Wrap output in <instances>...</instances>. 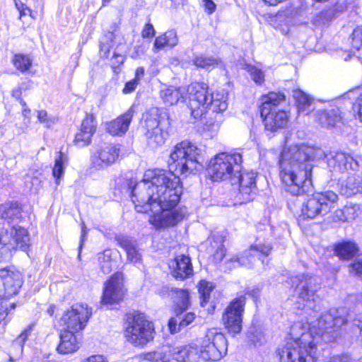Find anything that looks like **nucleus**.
<instances>
[{"label":"nucleus","mask_w":362,"mask_h":362,"mask_svg":"<svg viewBox=\"0 0 362 362\" xmlns=\"http://www.w3.org/2000/svg\"><path fill=\"white\" fill-rule=\"evenodd\" d=\"M182 193L178 177L164 170L148 169L143 180L132 187L131 199L136 211H151L149 222L160 228L173 226L183 219L182 211L175 209Z\"/></svg>","instance_id":"1"},{"label":"nucleus","mask_w":362,"mask_h":362,"mask_svg":"<svg viewBox=\"0 0 362 362\" xmlns=\"http://www.w3.org/2000/svg\"><path fill=\"white\" fill-rule=\"evenodd\" d=\"M345 323V319L330 313L323 314L318 320L319 332L313 335L300 322L293 325L286 343L279 348V362H315L317 344L320 334Z\"/></svg>","instance_id":"2"},{"label":"nucleus","mask_w":362,"mask_h":362,"mask_svg":"<svg viewBox=\"0 0 362 362\" xmlns=\"http://www.w3.org/2000/svg\"><path fill=\"white\" fill-rule=\"evenodd\" d=\"M279 165L280 177L286 191L295 196L310 191L312 186L310 175L313 164L296 158L289 148L281 153Z\"/></svg>","instance_id":"3"},{"label":"nucleus","mask_w":362,"mask_h":362,"mask_svg":"<svg viewBox=\"0 0 362 362\" xmlns=\"http://www.w3.org/2000/svg\"><path fill=\"white\" fill-rule=\"evenodd\" d=\"M188 107L194 119L201 117L207 110L220 113L228 108V93L224 90L210 93L207 84L192 83L187 88Z\"/></svg>","instance_id":"4"},{"label":"nucleus","mask_w":362,"mask_h":362,"mask_svg":"<svg viewBox=\"0 0 362 362\" xmlns=\"http://www.w3.org/2000/svg\"><path fill=\"white\" fill-rule=\"evenodd\" d=\"M202 149L187 141L175 145L170 155L169 165L181 174L191 173L202 167Z\"/></svg>","instance_id":"5"},{"label":"nucleus","mask_w":362,"mask_h":362,"mask_svg":"<svg viewBox=\"0 0 362 362\" xmlns=\"http://www.w3.org/2000/svg\"><path fill=\"white\" fill-rule=\"evenodd\" d=\"M242 155L239 153L223 152L209 161L208 173L214 181L232 180L242 169Z\"/></svg>","instance_id":"6"},{"label":"nucleus","mask_w":362,"mask_h":362,"mask_svg":"<svg viewBox=\"0 0 362 362\" xmlns=\"http://www.w3.org/2000/svg\"><path fill=\"white\" fill-rule=\"evenodd\" d=\"M28 230L19 226H0V262L6 261L12 256V251L17 248L27 251L30 247Z\"/></svg>","instance_id":"7"},{"label":"nucleus","mask_w":362,"mask_h":362,"mask_svg":"<svg viewBox=\"0 0 362 362\" xmlns=\"http://www.w3.org/2000/svg\"><path fill=\"white\" fill-rule=\"evenodd\" d=\"M154 335L153 323L141 315H135L126 323L124 337L134 346L144 347L153 340Z\"/></svg>","instance_id":"8"},{"label":"nucleus","mask_w":362,"mask_h":362,"mask_svg":"<svg viewBox=\"0 0 362 362\" xmlns=\"http://www.w3.org/2000/svg\"><path fill=\"white\" fill-rule=\"evenodd\" d=\"M198 349L200 362L217 361L226 355L228 341L224 334L217 329H209Z\"/></svg>","instance_id":"9"},{"label":"nucleus","mask_w":362,"mask_h":362,"mask_svg":"<svg viewBox=\"0 0 362 362\" xmlns=\"http://www.w3.org/2000/svg\"><path fill=\"white\" fill-rule=\"evenodd\" d=\"M144 120L148 144L152 147L163 145L169 134V121L161 117L157 107L148 110L144 115Z\"/></svg>","instance_id":"10"},{"label":"nucleus","mask_w":362,"mask_h":362,"mask_svg":"<svg viewBox=\"0 0 362 362\" xmlns=\"http://www.w3.org/2000/svg\"><path fill=\"white\" fill-rule=\"evenodd\" d=\"M339 199L333 191L316 192L309 197L303 204L302 215L307 218L324 216L334 208Z\"/></svg>","instance_id":"11"},{"label":"nucleus","mask_w":362,"mask_h":362,"mask_svg":"<svg viewBox=\"0 0 362 362\" xmlns=\"http://www.w3.org/2000/svg\"><path fill=\"white\" fill-rule=\"evenodd\" d=\"M91 315V308L87 304L76 303L64 313L59 324L64 330L78 333L85 328Z\"/></svg>","instance_id":"12"},{"label":"nucleus","mask_w":362,"mask_h":362,"mask_svg":"<svg viewBox=\"0 0 362 362\" xmlns=\"http://www.w3.org/2000/svg\"><path fill=\"white\" fill-rule=\"evenodd\" d=\"M245 304V298L240 296L233 300L226 308L222 320L228 332L235 334L241 332Z\"/></svg>","instance_id":"13"},{"label":"nucleus","mask_w":362,"mask_h":362,"mask_svg":"<svg viewBox=\"0 0 362 362\" xmlns=\"http://www.w3.org/2000/svg\"><path fill=\"white\" fill-rule=\"evenodd\" d=\"M124 295L123 275L121 272H116L104 283L101 303L107 305L119 304Z\"/></svg>","instance_id":"14"},{"label":"nucleus","mask_w":362,"mask_h":362,"mask_svg":"<svg viewBox=\"0 0 362 362\" xmlns=\"http://www.w3.org/2000/svg\"><path fill=\"white\" fill-rule=\"evenodd\" d=\"M119 153V145L110 143L100 144L91 153V164L97 169H103L117 162Z\"/></svg>","instance_id":"15"},{"label":"nucleus","mask_w":362,"mask_h":362,"mask_svg":"<svg viewBox=\"0 0 362 362\" xmlns=\"http://www.w3.org/2000/svg\"><path fill=\"white\" fill-rule=\"evenodd\" d=\"M312 281L313 279L310 276L305 275L293 279V284H296L295 292L296 295V307L297 309L314 308L315 292L313 289L310 288Z\"/></svg>","instance_id":"16"},{"label":"nucleus","mask_w":362,"mask_h":362,"mask_svg":"<svg viewBox=\"0 0 362 362\" xmlns=\"http://www.w3.org/2000/svg\"><path fill=\"white\" fill-rule=\"evenodd\" d=\"M23 284L22 274L11 268L0 269V298H9L16 295Z\"/></svg>","instance_id":"17"},{"label":"nucleus","mask_w":362,"mask_h":362,"mask_svg":"<svg viewBox=\"0 0 362 362\" xmlns=\"http://www.w3.org/2000/svg\"><path fill=\"white\" fill-rule=\"evenodd\" d=\"M255 177L256 175L254 172L242 173L240 171L232 179V184L238 183L239 185V193L237 197L240 203H245L253 199L256 189Z\"/></svg>","instance_id":"18"},{"label":"nucleus","mask_w":362,"mask_h":362,"mask_svg":"<svg viewBox=\"0 0 362 362\" xmlns=\"http://www.w3.org/2000/svg\"><path fill=\"white\" fill-rule=\"evenodd\" d=\"M272 250V247L269 244H255L251 245L250 249L244 251L240 257H234L230 259V262L236 265H243L250 267L255 260V256L267 257Z\"/></svg>","instance_id":"19"},{"label":"nucleus","mask_w":362,"mask_h":362,"mask_svg":"<svg viewBox=\"0 0 362 362\" xmlns=\"http://www.w3.org/2000/svg\"><path fill=\"white\" fill-rule=\"evenodd\" d=\"M327 165L331 171L344 173L349 170H356L358 164L354 158L343 152L331 153L327 158Z\"/></svg>","instance_id":"20"},{"label":"nucleus","mask_w":362,"mask_h":362,"mask_svg":"<svg viewBox=\"0 0 362 362\" xmlns=\"http://www.w3.org/2000/svg\"><path fill=\"white\" fill-rule=\"evenodd\" d=\"M263 119L265 129L270 132H276L287 126L288 122V112L285 110H270L268 114L260 112Z\"/></svg>","instance_id":"21"},{"label":"nucleus","mask_w":362,"mask_h":362,"mask_svg":"<svg viewBox=\"0 0 362 362\" xmlns=\"http://www.w3.org/2000/svg\"><path fill=\"white\" fill-rule=\"evenodd\" d=\"M169 267L173 276L176 279H184L192 274V266L188 256L180 255L169 262Z\"/></svg>","instance_id":"22"},{"label":"nucleus","mask_w":362,"mask_h":362,"mask_svg":"<svg viewBox=\"0 0 362 362\" xmlns=\"http://www.w3.org/2000/svg\"><path fill=\"white\" fill-rule=\"evenodd\" d=\"M134 111L129 108L124 114L106 123L107 132L113 136H121L127 132L132 122Z\"/></svg>","instance_id":"23"},{"label":"nucleus","mask_w":362,"mask_h":362,"mask_svg":"<svg viewBox=\"0 0 362 362\" xmlns=\"http://www.w3.org/2000/svg\"><path fill=\"white\" fill-rule=\"evenodd\" d=\"M77 332L64 330L60 334V342L57 350L59 354H69L76 352L80 347Z\"/></svg>","instance_id":"24"},{"label":"nucleus","mask_w":362,"mask_h":362,"mask_svg":"<svg viewBox=\"0 0 362 362\" xmlns=\"http://www.w3.org/2000/svg\"><path fill=\"white\" fill-rule=\"evenodd\" d=\"M116 239L118 244L125 250L127 261L134 264L141 262L142 255L136 240L124 235L117 236Z\"/></svg>","instance_id":"25"},{"label":"nucleus","mask_w":362,"mask_h":362,"mask_svg":"<svg viewBox=\"0 0 362 362\" xmlns=\"http://www.w3.org/2000/svg\"><path fill=\"white\" fill-rule=\"evenodd\" d=\"M290 149L293 152L296 158L309 164H312L311 160H313L323 159L327 156L321 148L315 146H304L299 148L295 147Z\"/></svg>","instance_id":"26"},{"label":"nucleus","mask_w":362,"mask_h":362,"mask_svg":"<svg viewBox=\"0 0 362 362\" xmlns=\"http://www.w3.org/2000/svg\"><path fill=\"white\" fill-rule=\"evenodd\" d=\"M286 100V95L282 92L271 91L262 95L260 98L259 111L268 114V111L276 110V107Z\"/></svg>","instance_id":"27"},{"label":"nucleus","mask_w":362,"mask_h":362,"mask_svg":"<svg viewBox=\"0 0 362 362\" xmlns=\"http://www.w3.org/2000/svg\"><path fill=\"white\" fill-rule=\"evenodd\" d=\"M341 192L346 197L362 192V177L356 173H349L346 178L341 181Z\"/></svg>","instance_id":"28"},{"label":"nucleus","mask_w":362,"mask_h":362,"mask_svg":"<svg viewBox=\"0 0 362 362\" xmlns=\"http://www.w3.org/2000/svg\"><path fill=\"white\" fill-rule=\"evenodd\" d=\"M185 88L175 86H163L160 90V98L165 106L176 105L184 98Z\"/></svg>","instance_id":"29"},{"label":"nucleus","mask_w":362,"mask_h":362,"mask_svg":"<svg viewBox=\"0 0 362 362\" xmlns=\"http://www.w3.org/2000/svg\"><path fill=\"white\" fill-rule=\"evenodd\" d=\"M175 349L177 362H200L199 349L196 344H187Z\"/></svg>","instance_id":"30"},{"label":"nucleus","mask_w":362,"mask_h":362,"mask_svg":"<svg viewBox=\"0 0 362 362\" xmlns=\"http://www.w3.org/2000/svg\"><path fill=\"white\" fill-rule=\"evenodd\" d=\"M362 213V206L358 204L349 203L342 209L334 212L335 218L343 222H351L356 220Z\"/></svg>","instance_id":"31"},{"label":"nucleus","mask_w":362,"mask_h":362,"mask_svg":"<svg viewBox=\"0 0 362 362\" xmlns=\"http://www.w3.org/2000/svg\"><path fill=\"white\" fill-rule=\"evenodd\" d=\"M208 253L213 255L216 262H221L225 256L223 237L218 233L212 234L209 238Z\"/></svg>","instance_id":"32"},{"label":"nucleus","mask_w":362,"mask_h":362,"mask_svg":"<svg viewBox=\"0 0 362 362\" xmlns=\"http://www.w3.org/2000/svg\"><path fill=\"white\" fill-rule=\"evenodd\" d=\"M293 97L297 103L298 112L304 115L309 114L312 110L313 98L300 89L293 90Z\"/></svg>","instance_id":"33"},{"label":"nucleus","mask_w":362,"mask_h":362,"mask_svg":"<svg viewBox=\"0 0 362 362\" xmlns=\"http://www.w3.org/2000/svg\"><path fill=\"white\" fill-rule=\"evenodd\" d=\"M21 209L17 202H6L0 205V217L8 223L21 218Z\"/></svg>","instance_id":"34"},{"label":"nucleus","mask_w":362,"mask_h":362,"mask_svg":"<svg viewBox=\"0 0 362 362\" xmlns=\"http://www.w3.org/2000/svg\"><path fill=\"white\" fill-rule=\"evenodd\" d=\"M177 42L178 38L176 32L173 30H168L164 34L158 36L155 39L153 49L158 51L165 47H173L175 46Z\"/></svg>","instance_id":"35"},{"label":"nucleus","mask_w":362,"mask_h":362,"mask_svg":"<svg viewBox=\"0 0 362 362\" xmlns=\"http://www.w3.org/2000/svg\"><path fill=\"white\" fill-rule=\"evenodd\" d=\"M341 112L338 108L322 111L319 114L320 124L326 127H336L341 122Z\"/></svg>","instance_id":"36"},{"label":"nucleus","mask_w":362,"mask_h":362,"mask_svg":"<svg viewBox=\"0 0 362 362\" xmlns=\"http://www.w3.org/2000/svg\"><path fill=\"white\" fill-rule=\"evenodd\" d=\"M192 62L197 67L207 70L223 65L222 61L219 58L204 54L194 55Z\"/></svg>","instance_id":"37"},{"label":"nucleus","mask_w":362,"mask_h":362,"mask_svg":"<svg viewBox=\"0 0 362 362\" xmlns=\"http://www.w3.org/2000/svg\"><path fill=\"white\" fill-rule=\"evenodd\" d=\"M358 252V247L352 241H344L335 247V254L342 259L352 258Z\"/></svg>","instance_id":"38"},{"label":"nucleus","mask_w":362,"mask_h":362,"mask_svg":"<svg viewBox=\"0 0 362 362\" xmlns=\"http://www.w3.org/2000/svg\"><path fill=\"white\" fill-rule=\"evenodd\" d=\"M114 252L111 250H105L98 254V262L100 269L104 274H109L116 267V262L112 258Z\"/></svg>","instance_id":"39"},{"label":"nucleus","mask_w":362,"mask_h":362,"mask_svg":"<svg viewBox=\"0 0 362 362\" xmlns=\"http://www.w3.org/2000/svg\"><path fill=\"white\" fill-rule=\"evenodd\" d=\"M175 293V303L180 311L186 310L189 306V295L187 290L185 289H173Z\"/></svg>","instance_id":"40"},{"label":"nucleus","mask_w":362,"mask_h":362,"mask_svg":"<svg viewBox=\"0 0 362 362\" xmlns=\"http://www.w3.org/2000/svg\"><path fill=\"white\" fill-rule=\"evenodd\" d=\"M66 162V156L62 152H59L55 158L54 165L52 169V175L56 178L57 184H59V179L64 175V165Z\"/></svg>","instance_id":"41"},{"label":"nucleus","mask_w":362,"mask_h":362,"mask_svg":"<svg viewBox=\"0 0 362 362\" xmlns=\"http://www.w3.org/2000/svg\"><path fill=\"white\" fill-rule=\"evenodd\" d=\"M214 286L211 282L202 280L199 282V292L201 296V305L204 307L209 302L211 292L213 291Z\"/></svg>","instance_id":"42"},{"label":"nucleus","mask_w":362,"mask_h":362,"mask_svg":"<svg viewBox=\"0 0 362 362\" xmlns=\"http://www.w3.org/2000/svg\"><path fill=\"white\" fill-rule=\"evenodd\" d=\"M247 339L255 346H261L266 341L262 329L255 326L250 328L247 333Z\"/></svg>","instance_id":"43"},{"label":"nucleus","mask_w":362,"mask_h":362,"mask_svg":"<svg viewBox=\"0 0 362 362\" xmlns=\"http://www.w3.org/2000/svg\"><path fill=\"white\" fill-rule=\"evenodd\" d=\"M13 64L17 69L24 72L30 69L32 62L27 55L19 54L14 56Z\"/></svg>","instance_id":"44"},{"label":"nucleus","mask_w":362,"mask_h":362,"mask_svg":"<svg viewBox=\"0 0 362 362\" xmlns=\"http://www.w3.org/2000/svg\"><path fill=\"white\" fill-rule=\"evenodd\" d=\"M243 69L250 74L256 84L262 85L264 82V73L261 69L251 64H245Z\"/></svg>","instance_id":"45"},{"label":"nucleus","mask_w":362,"mask_h":362,"mask_svg":"<svg viewBox=\"0 0 362 362\" xmlns=\"http://www.w3.org/2000/svg\"><path fill=\"white\" fill-rule=\"evenodd\" d=\"M97 122L95 116L93 114H87L82 121L81 130L93 135L96 131Z\"/></svg>","instance_id":"46"},{"label":"nucleus","mask_w":362,"mask_h":362,"mask_svg":"<svg viewBox=\"0 0 362 362\" xmlns=\"http://www.w3.org/2000/svg\"><path fill=\"white\" fill-rule=\"evenodd\" d=\"M93 136V135L89 134L88 132H86V131L83 132L80 129L79 132L76 134L74 143L80 147L88 146L90 144Z\"/></svg>","instance_id":"47"},{"label":"nucleus","mask_w":362,"mask_h":362,"mask_svg":"<svg viewBox=\"0 0 362 362\" xmlns=\"http://www.w3.org/2000/svg\"><path fill=\"white\" fill-rule=\"evenodd\" d=\"M162 354L165 355L160 348L156 351L144 353L141 355V358L148 362H162Z\"/></svg>","instance_id":"48"},{"label":"nucleus","mask_w":362,"mask_h":362,"mask_svg":"<svg viewBox=\"0 0 362 362\" xmlns=\"http://www.w3.org/2000/svg\"><path fill=\"white\" fill-rule=\"evenodd\" d=\"M351 45L357 50L362 49V26L357 27L354 30L351 35Z\"/></svg>","instance_id":"49"},{"label":"nucleus","mask_w":362,"mask_h":362,"mask_svg":"<svg viewBox=\"0 0 362 362\" xmlns=\"http://www.w3.org/2000/svg\"><path fill=\"white\" fill-rule=\"evenodd\" d=\"M349 272L362 279V255H358L349 266Z\"/></svg>","instance_id":"50"},{"label":"nucleus","mask_w":362,"mask_h":362,"mask_svg":"<svg viewBox=\"0 0 362 362\" xmlns=\"http://www.w3.org/2000/svg\"><path fill=\"white\" fill-rule=\"evenodd\" d=\"M221 127L220 122L208 121L204 126V131L207 136L213 137L217 134Z\"/></svg>","instance_id":"51"},{"label":"nucleus","mask_w":362,"mask_h":362,"mask_svg":"<svg viewBox=\"0 0 362 362\" xmlns=\"http://www.w3.org/2000/svg\"><path fill=\"white\" fill-rule=\"evenodd\" d=\"M162 352V362H177L175 357V349L170 346H163L161 348Z\"/></svg>","instance_id":"52"},{"label":"nucleus","mask_w":362,"mask_h":362,"mask_svg":"<svg viewBox=\"0 0 362 362\" xmlns=\"http://www.w3.org/2000/svg\"><path fill=\"white\" fill-rule=\"evenodd\" d=\"M37 117L38 121L45 124L47 128L50 127L55 122V118L53 117H49L47 112L43 110L37 111Z\"/></svg>","instance_id":"53"},{"label":"nucleus","mask_w":362,"mask_h":362,"mask_svg":"<svg viewBox=\"0 0 362 362\" xmlns=\"http://www.w3.org/2000/svg\"><path fill=\"white\" fill-rule=\"evenodd\" d=\"M16 9L19 11L21 19L23 16L29 15L31 16V10L21 0H13Z\"/></svg>","instance_id":"54"},{"label":"nucleus","mask_w":362,"mask_h":362,"mask_svg":"<svg viewBox=\"0 0 362 362\" xmlns=\"http://www.w3.org/2000/svg\"><path fill=\"white\" fill-rule=\"evenodd\" d=\"M194 318L195 315L193 313H187V314H185L183 316H179V327L182 328L187 327L194 321Z\"/></svg>","instance_id":"55"},{"label":"nucleus","mask_w":362,"mask_h":362,"mask_svg":"<svg viewBox=\"0 0 362 362\" xmlns=\"http://www.w3.org/2000/svg\"><path fill=\"white\" fill-rule=\"evenodd\" d=\"M156 31L152 24L146 23L141 32V36L144 38L153 37L155 35Z\"/></svg>","instance_id":"56"},{"label":"nucleus","mask_w":362,"mask_h":362,"mask_svg":"<svg viewBox=\"0 0 362 362\" xmlns=\"http://www.w3.org/2000/svg\"><path fill=\"white\" fill-rule=\"evenodd\" d=\"M202 2L204 11L207 14L211 15L215 11L216 5L212 0H202Z\"/></svg>","instance_id":"57"},{"label":"nucleus","mask_w":362,"mask_h":362,"mask_svg":"<svg viewBox=\"0 0 362 362\" xmlns=\"http://www.w3.org/2000/svg\"><path fill=\"white\" fill-rule=\"evenodd\" d=\"M138 84L139 82L137 81V79H132L129 81L125 84V86L123 89V93L127 94L133 92L136 89Z\"/></svg>","instance_id":"58"},{"label":"nucleus","mask_w":362,"mask_h":362,"mask_svg":"<svg viewBox=\"0 0 362 362\" xmlns=\"http://www.w3.org/2000/svg\"><path fill=\"white\" fill-rule=\"evenodd\" d=\"M82 362H109V361L105 356L98 354L89 356Z\"/></svg>","instance_id":"59"},{"label":"nucleus","mask_w":362,"mask_h":362,"mask_svg":"<svg viewBox=\"0 0 362 362\" xmlns=\"http://www.w3.org/2000/svg\"><path fill=\"white\" fill-rule=\"evenodd\" d=\"M21 105L23 107V109H22L23 116L24 117L25 119H27L26 122L28 123V122H30V110L28 107L25 102L23 99H21Z\"/></svg>","instance_id":"60"},{"label":"nucleus","mask_w":362,"mask_h":362,"mask_svg":"<svg viewBox=\"0 0 362 362\" xmlns=\"http://www.w3.org/2000/svg\"><path fill=\"white\" fill-rule=\"evenodd\" d=\"M168 327L170 332L173 334L177 332L182 328L179 327V325H177V320L174 318H171L169 320Z\"/></svg>","instance_id":"61"},{"label":"nucleus","mask_w":362,"mask_h":362,"mask_svg":"<svg viewBox=\"0 0 362 362\" xmlns=\"http://www.w3.org/2000/svg\"><path fill=\"white\" fill-rule=\"evenodd\" d=\"M327 362H351V359L348 355H341L333 356Z\"/></svg>","instance_id":"62"},{"label":"nucleus","mask_w":362,"mask_h":362,"mask_svg":"<svg viewBox=\"0 0 362 362\" xmlns=\"http://www.w3.org/2000/svg\"><path fill=\"white\" fill-rule=\"evenodd\" d=\"M28 336V331L26 330L19 336V338L17 339V341H16L14 342L13 346H16L17 348L21 349H22L21 343L24 342L26 340Z\"/></svg>","instance_id":"63"},{"label":"nucleus","mask_w":362,"mask_h":362,"mask_svg":"<svg viewBox=\"0 0 362 362\" xmlns=\"http://www.w3.org/2000/svg\"><path fill=\"white\" fill-rule=\"evenodd\" d=\"M24 86L25 83H23L19 86H18L12 90V96L16 99L19 100L20 102L21 99H22L21 97L22 95V90L24 88Z\"/></svg>","instance_id":"64"}]
</instances>
